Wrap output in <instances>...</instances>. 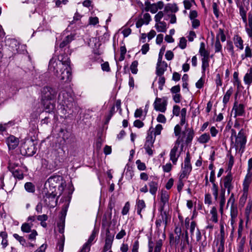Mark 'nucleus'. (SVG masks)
<instances>
[{
    "label": "nucleus",
    "mask_w": 252,
    "mask_h": 252,
    "mask_svg": "<svg viewBox=\"0 0 252 252\" xmlns=\"http://www.w3.org/2000/svg\"><path fill=\"white\" fill-rule=\"evenodd\" d=\"M215 52H219L221 50V45L218 36H217V39L215 44Z\"/></svg>",
    "instance_id": "obj_53"
},
{
    "label": "nucleus",
    "mask_w": 252,
    "mask_h": 252,
    "mask_svg": "<svg viewBox=\"0 0 252 252\" xmlns=\"http://www.w3.org/2000/svg\"><path fill=\"white\" fill-rule=\"evenodd\" d=\"M187 41L184 37L180 38L179 43V47L182 49H184L187 46Z\"/></svg>",
    "instance_id": "obj_50"
},
{
    "label": "nucleus",
    "mask_w": 252,
    "mask_h": 252,
    "mask_svg": "<svg viewBox=\"0 0 252 252\" xmlns=\"http://www.w3.org/2000/svg\"><path fill=\"white\" fill-rule=\"evenodd\" d=\"M144 5V8L142 9V11H150L151 13L155 14L156 13L158 10L162 9L164 6V4L162 1H158L156 3H151L147 0L145 1Z\"/></svg>",
    "instance_id": "obj_7"
},
{
    "label": "nucleus",
    "mask_w": 252,
    "mask_h": 252,
    "mask_svg": "<svg viewBox=\"0 0 252 252\" xmlns=\"http://www.w3.org/2000/svg\"><path fill=\"white\" fill-rule=\"evenodd\" d=\"M209 58H207V59L202 58L201 59V62H202L201 68H202V72L203 74H205L206 69H207L209 67Z\"/></svg>",
    "instance_id": "obj_38"
},
{
    "label": "nucleus",
    "mask_w": 252,
    "mask_h": 252,
    "mask_svg": "<svg viewBox=\"0 0 252 252\" xmlns=\"http://www.w3.org/2000/svg\"><path fill=\"white\" fill-rule=\"evenodd\" d=\"M230 217H237L238 215V209L237 206H230Z\"/></svg>",
    "instance_id": "obj_44"
},
{
    "label": "nucleus",
    "mask_w": 252,
    "mask_h": 252,
    "mask_svg": "<svg viewBox=\"0 0 252 252\" xmlns=\"http://www.w3.org/2000/svg\"><path fill=\"white\" fill-rule=\"evenodd\" d=\"M179 10V8L176 3H167L164 8V12L168 13L171 12L172 13H176Z\"/></svg>",
    "instance_id": "obj_24"
},
{
    "label": "nucleus",
    "mask_w": 252,
    "mask_h": 252,
    "mask_svg": "<svg viewBox=\"0 0 252 252\" xmlns=\"http://www.w3.org/2000/svg\"><path fill=\"white\" fill-rule=\"evenodd\" d=\"M6 142L9 149H14L19 144V139L13 135H10L6 139Z\"/></svg>",
    "instance_id": "obj_20"
},
{
    "label": "nucleus",
    "mask_w": 252,
    "mask_h": 252,
    "mask_svg": "<svg viewBox=\"0 0 252 252\" xmlns=\"http://www.w3.org/2000/svg\"><path fill=\"white\" fill-rule=\"evenodd\" d=\"M212 7L214 15L217 18H218L219 17V9L218 4L216 2H214L212 4Z\"/></svg>",
    "instance_id": "obj_48"
},
{
    "label": "nucleus",
    "mask_w": 252,
    "mask_h": 252,
    "mask_svg": "<svg viewBox=\"0 0 252 252\" xmlns=\"http://www.w3.org/2000/svg\"><path fill=\"white\" fill-rule=\"evenodd\" d=\"M212 194L215 200H219L220 196L219 197V186L217 184L212 185L211 188Z\"/></svg>",
    "instance_id": "obj_35"
},
{
    "label": "nucleus",
    "mask_w": 252,
    "mask_h": 252,
    "mask_svg": "<svg viewBox=\"0 0 252 252\" xmlns=\"http://www.w3.org/2000/svg\"><path fill=\"white\" fill-rule=\"evenodd\" d=\"M96 231L94 229L92 233V234L91 235V236H90L88 241L86 242V243L88 244L89 245H92V242L94 240L95 237H96Z\"/></svg>",
    "instance_id": "obj_56"
},
{
    "label": "nucleus",
    "mask_w": 252,
    "mask_h": 252,
    "mask_svg": "<svg viewBox=\"0 0 252 252\" xmlns=\"http://www.w3.org/2000/svg\"><path fill=\"white\" fill-rule=\"evenodd\" d=\"M169 194L168 192L164 190L161 191L160 201L162 203L161 210H163L165 205L168 203Z\"/></svg>",
    "instance_id": "obj_23"
},
{
    "label": "nucleus",
    "mask_w": 252,
    "mask_h": 252,
    "mask_svg": "<svg viewBox=\"0 0 252 252\" xmlns=\"http://www.w3.org/2000/svg\"><path fill=\"white\" fill-rule=\"evenodd\" d=\"M245 56L242 55V59L245 58L251 57H252V51L251 48L248 46H246L245 50Z\"/></svg>",
    "instance_id": "obj_58"
},
{
    "label": "nucleus",
    "mask_w": 252,
    "mask_h": 252,
    "mask_svg": "<svg viewBox=\"0 0 252 252\" xmlns=\"http://www.w3.org/2000/svg\"><path fill=\"white\" fill-rule=\"evenodd\" d=\"M9 170L12 172L13 175L15 178H18L19 180H21L23 178V171L21 168L18 167L16 169H14L11 167V165L9 166Z\"/></svg>",
    "instance_id": "obj_22"
},
{
    "label": "nucleus",
    "mask_w": 252,
    "mask_h": 252,
    "mask_svg": "<svg viewBox=\"0 0 252 252\" xmlns=\"http://www.w3.org/2000/svg\"><path fill=\"white\" fill-rule=\"evenodd\" d=\"M209 181L212 185L217 184L216 183L215 172L214 170H212L210 172Z\"/></svg>",
    "instance_id": "obj_61"
},
{
    "label": "nucleus",
    "mask_w": 252,
    "mask_h": 252,
    "mask_svg": "<svg viewBox=\"0 0 252 252\" xmlns=\"http://www.w3.org/2000/svg\"><path fill=\"white\" fill-rule=\"evenodd\" d=\"M252 208V203H249L245 209V215L246 217L248 220L249 219V216L251 212V210Z\"/></svg>",
    "instance_id": "obj_52"
},
{
    "label": "nucleus",
    "mask_w": 252,
    "mask_h": 252,
    "mask_svg": "<svg viewBox=\"0 0 252 252\" xmlns=\"http://www.w3.org/2000/svg\"><path fill=\"white\" fill-rule=\"evenodd\" d=\"M251 182H250V179L244 180L243 183V194L239 199V205L243 207L247 199L248 194L250 185Z\"/></svg>",
    "instance_id": "obj_12"
},
{
    "label": "nucleus",
    "mask_w": 252,
    "mask_h": 252,
    "mask_svg": "<svg viewBox=\"0 0 252 252\" xmlns=\"http://www.w3.org/2000/svg\"><path fill=\"white\" fill-rule=\"evenodd\" d=\"M243 230V220L240 219L239 222V226L238 229V238H241L242 235V231Z\"/></svg>",
    "instance_id": "obj_54"
},
{
    "label": "nucleus",
    "mask_w": 252,
    "mask_h": 252,
    "mask_svg": "<svg viewBox=\"0 0 252 252\" xmlns=\"http://www.w3.org/2000/svg\"><path fill=\"white\" fill-rule=\"evenodd\" d=\"M164 16L163 11H158L155 16L154 19L156 22H160L161 19Z\"/></svg>",
    "instance_id": "obj_49"
},
{
    "label": "nucleus",
    "mask_w": 252,
    "mask_h": 252,
    "mask_svg": "<svg viewBox=\"0 0 252 252\" xmlns=\"http://www.w3.org/2000/svg\"><path fill=\"white\" fill-rule=\"evenodd\" d=\"M181 130L182 128L179 125H177L174 127V133L177 137L175 143L179 145L181 144L188 145L191 143L194 135L193 130L189 128H186L182 131Z\"/></svg>",
    "instance_id": "obj_3"
},
{
    "label": "nucleus",
    "mask_w": 252,
    "mask_h": 252,
    "mask_svg": "<svg viewBox=\"0 0 252 252\" xmlns=\"http://www.w3.org/2000/svg\"><path fill=\"white\" fill-rule=\"evenodd\" d=\"M125 175L127 180H131L134 176V173L132 168L127 166L125 169Z\"/></svg>",
    "instance_id": "obj_37"
},
{
    "label": "nucleus",
    "mask_w": 252,
    "mask_h": 252,
    "mask_svg": "<svg viewBox=\"0 0 252 252\" xmlns=\"http://www.w3.org/2000/svg\"><path fill=\"white\" fill-rule=\"evenodd\" d=\"M153 105L155 110L164 113L166 110L167 101L165 97L162 98L157 97Z\"/></svg>",
    "instance_id": "obj_11"
},
{
    "label": "nucleus",
    "mask_w": 252,
    "mask_h": 252,
    "mask_svg": "<svg viewBox=\"0 0 252 252\" xmlns=\"http://www.w3.org/2000/svg\"><path fill=\"white\" fill-rule=\"evenodd\" d=\"M233 110L235 111V117L242 116L245 112L244 105L238 104L237 102L234 103Z\"/></svg>",
    "instance_id": "obj_21"
},
{
    "label": "nucleus",
    "mask_w": 252,
    "mask_h": 252,
    "mask_svg": "<svg viewBox=\"0 0 252 252\" xmlns=\"http://www.w3.org/2000/svg\"><path fill=\"white\" fill-rule=\"evenodd\" d=\"M207 245V241L206 240V238H205L203 241L200 242L199 243V252H201L202 251H204L205 248L206 247Z\"/></svg>",
    "instance_id": "obj_60"
},
{
    "label": "nucleus",
    "mask_w": 252,
    "mask_h": 252,
    "mask_svg": "<svg viewBox=\"0 0 252 252\" xmlns=\"http://www.w3.org/2000/svg\"><path fill=\"white\" fill-rule=\"evenodd\" d=\"M155 28L158 32H165L167 30L166 23L164 21L156 22Z\"/></svg>",
    "instance_id": "obj_28"
},
{
    "label": "nucleus",
    "mask_w": 252,
    "mask_h": 252,
    "mask_svg": "<svg viewBox=\"0 0 252 252\" xmlns=\"http://www.w3.org/2000/svg\"><path fill=\"white\" fill-rule=\"evenodd\" d=\"M41 101L43 105L46 104V102L55 99L57 92L56 89L48 86L42 88L41 90Z\"/></svg>",
    "instance_id": "obj_6"
},
{
    "label": "nucleus",
    "mask_w": 252,
    "mask_h": 252,
    "mask_svg": "<svg viewBox=\"0 0 252 252\" xmlns=\"http://www.w3.org/2000/svg\"><path fill=\"white\" fill-rule=\"evenodd\" d=\"M62 94H60L59 95V98L60 100H62L63 105H65L67 107H69L70 105V103L72 102L73 98L70 96L68 97V94L65 92H62Z\"/></svg>",
    "instance_id": "obj_19"
},
{
    "label": "nucleus",
    "mask_w": 252,
    "mask_h": 252,
    "mask_svg": "<svg viewBox=\"0 0 252 252\" xmlns=\"http://www.w3.org/2000/svg\"><path fill=\"white\" fill-rule=\"evenodd\" d=\"M20 151L23 155L31 157L36 152L33 141L29 140L24 142L21 146Z\"/></svg>",
    "instance_id": "obj_8"
},
{
    "label": "nucleus",
    "mask_w": 252,
    "mask_h": 252,
    "mask_svg": "<svg viewBox=\"0 0 252 252\" xmlns=\"http://www.w3.org/2000/svg\"><path fill=\"white\" fill-rule=\"evenodd\" d=\"M204 203L206 204L210 205L212 203V197L209 193H206L204 196Z\"/></svg>",
    "instance_id": "obj_47"
},
{
    "label": "nucleus",
    "mask_w": 252,
    "mask_h": 252,
    "mask_svg": "<svg viewBox=\"0 0 252 252\" xmlns=\"http://www.w3.org/2000/svg\"><path fill=\"white\" fill-rule=\"evenodd\" d=\"M142 13L139 15L138 20L136 23V27L137 28L141 27L143 25H148L152 20L150 14L147 12Z\"/></svg>",
    "instance_id": "obj_14"
},
{
    "label": "nucleus",
    "mask_w": 252,
    "mask_h": 252,
    "mask_svg": "<svg viewBox=\"0 0 252 252\" xmlns=\"http://www.w3.org/2000/svg\"><path fill=\"white\" fill-rule=\"evenodd\" d=\"M234 43L235 46L240 50H242L243 49V41L240 36L236 35L234 37Z\"/></svg>",
    "instance_id": "obj_32"
},
{
    "label": "nucleus",
    "mask_w": 252,
    "mask_h": 252,
    "mask_svg": "<svg viewBox=\"0 0 252 252\" xmlns=\"http://www.w3.org/2000/svg\"><path fill=\"white\" fill-rule=\"evenodd\" d=\"M47 186L51 189L55 191V188L58 187L59 189L61 191V194L64 189V187L66 186L65 182L63 179L62 177L56 175L50 177L45 183V186Z\"/></svg>",
    "instance_id": "obj_4"
},
{
    "label": "nucleus",
    "mask_w": 252,
    "mask_h": 252,
    "mask_svg": "<svg viewBox=\"0 0 252 252\" xmlns=\"http://www.w3.org/2000/svg\"><path fill=\"white\" fill-rule=\"evenodd\" d=\"M210 214L212 215L211 220L216 223L218 221V212L216 207H213L210 211Z\"/></svg>",
    "instance_id": "obj_36"
},
{
    "label": "nucleus",
    "mask_w": 252,
    "mask_h": 252,
    "mask_svg": "<svg viewBox=\"0 0 252 252\" xmlns=\"http://www.w3.org/2000/svg\"><path fill=\"white\" fill-rule=\"evenodd\" d=\"M233 184V176L231 172L229 171L227 175L221 178L220 182L221 189L219 198V206L220 211L221 214L223 213L226 202L225 191L226 190L227 194H229L234 188Z\"/></svg>",
    "instance_id": "obj_2"
},
{
    "label": "nucleus",
    "mask_w": 252,
    "mask_h": 252,
    "mask_svg": "<svg viewBox=\"0 0 252 252\" xmlns=\"http://www.w3.org/2000/svg\"><path fill=\"white\" fill-rule=\"evenodd\" d=\"M163 129V127L160 124H158L155 128L154 131V135L155 136L154 137H156V136L160 134L161 131Z\"/></svg>",
    "instance_id": "obj_51"
},
{
    "label": "nucleus",
    "mask_w": 252,
    "mask_h": 252,
    "mask_svg": "<svg viewBox=\"0 0 252 252\" xmlns=\"http://www.w3.org/2000/svg\"><path fill=\"white\" fill-rule=\"evenodd\" d=\"M137 212L139 215H141V211L146 207L145 202L143 200L138 199L136 201Z\"/></svg>",
    "instance_id": "obj_33"
},
{
    "label": "nucleus",
    "mask_w": 252,
    "mask_h": 252,
    "mask_svg": "<svg viewBox=\"0 0 252 252\" xmlns=\"http://www.w3.org/2000/svg\"><path fill=\"white\" fill-rule=\"evenodd\" d=\"M210 139V134L208 133H205L198 138L197 141L200 144H206L209 141Z\"/></svg>",
    "instance_id": "obj_30"
},
{
    "label": "nucleus",
    "mask_w": 252,
    "mask_h": 252,
    "mask_svg": "<svg viewBox=\"0 0 252 252\" xmlns=\"http://www.w3.org/2000/svg\"><path fill=\"white\" fill-rule=\"evenodd\" d=\"M155 141V137H154L152 132L150 133L148 132V135L146 139L144 148L146 152L149 156H152L153 155L154 143Z\"/></svg>",
    "instance_id": "obj_9"
},
{
    "label": "nucleus",
    "mask_w": 252,
    "mask_h": 252,
    "mask_svg": "<svg viewBox=\"0 0 252 252\" xmlns=\"http://www.w3.org/2000/svg\"><path fill=\"white\" fill-rule=\"evenodd\" d=\"M179 146L180 145L178 144L177 145V144L175 143L174 147L171 149L170 152V159L174 164H176L178 158L180 157L184 147V145L182 144L181 145L180 150H179Z\"/></svg>",
    "instance_id": "obj_10"
},
{
    "label": "nucleus",
    "mask_w": 252,
    "mask_h": 252,
    "mask_svg": "<svg viewBox=\"0 0 252 252\" xmlns=\"http://www.w3.org/2000/svg\"><path fill=\"white\" fill-rule=\"evenodd\" d=\"M136 164H137V168L139 170H144L146 168L145 164L144 162H142L139 159L136 161Z\"/></svg>",
    "instance_id": "obj_55"
},
{
    "label": "nucleus",
    "mask_w": 252,
    "mask_h": 252,
    "mask_svg": "<svg viewBox=\"0 0 252 252\" xmlns=\"http://www.w3.org/2000/svg\"><path fill=\"white\" fill-rule=\"evenodd\" d=\"M82 18V16L77 12H76L73 17V19L70 22V25H72L76 21H79Z\"/></svg>",
    "instance_id": "obj_62"
},
{
    "label": "nucleus",
    "mask_w": 252,
    "mask_h": 252,
    "mask_svg": "<svg viewBox=\"0 0 252 252\" xmlns=\"http://www.w3.org/2000/svg\"><path fill=\"white\" fill-rule=\"evenodd\" d=\"M138 64V63L137 61H134L132 63L130 66V69L131 72L133 74L137 73V71H138V69H137Z\"/></svg>",
    "instance_id": "obj_46"
},
{
    "label": "nucleus",
    "mask_w": 252,
    "mask_h": 252,
    "mask_svg": "<svg viewBox=\"0 0 252 252\" xmlns=\"http://www.w3.org/2000/svg\"><path fill=\"white\" fill-rule=\"evenodd\" d=\"M162 211L161 210L160 215L156 221V224L157 227L160 226L162 223L164 224L165 227L167 225L168 220L167 214L165 211Z\"/></svg>",
    "instance_id": "obj_17"
},
{
    "label": "nucleus",
    "mask_w": 252,
    "mask_h": 252,
    "mask_svg": "<svg viewBox=\"0 0 252 252\" xmlns=\"http://www.w3.org/2000/svg\"><path fill=\"white\" fill-rule=\"evenodd\" d=\"M252 169V158H250L248 160V170L247 174H246L244 180H247L249 179L250 182H252V173L251 172V170Z\"/></svg>",
    "instance_id": "obj_29"
},
{
    "label": "nucleus",
    "mask_w": 252,
    "mask_h": 252,
    "mask_svg": "<svg viewBox=\"0 0 252 252\" xmlns=\"http://www.w3.org/2000/svg\"><path fill=\"white\" fill-rule=\"evenodd\" d=\"M99 22L98 18L97 17H91L89 18V25L95 26Z\"/></svg>",
    "instance_id": "obj_59"
},
{
    "label": "nucleus",
    "mask_w": 252,
    "mask_h": 252,
    "mask_svg": "<svg viewBox=\"0 0 252 252\" xmlns=\"http://www.w3.org/2000/svg\"><path fill=\"white\" fill-rule=\"evenodd\" d=\"M74 34H71L66 36L60 44V47L63 48L67 46L72 40L74 39Z\"/></svg>",
    "instance_id": "obj_26"
},
{
    "label": "nucleus",
    "mask_w": 252,
    "mask_h": 252,
    "mask_svg": "<svg viewBox=\"0 0 252 252\" xmlns=\"http://www.w3.org/2000/svg\"><path fill=\"white\" fill-rule=\"evenodd\" d=\"M150 189L149 192L153 195H155L158 189V184L154 181H151L148 184Z\"/></svg>",
    "instance_id": "obj_31"
},
{
    "label": "nucleus",
    "mask_w": 252,
    "mask_h": 252,
    "mask_svg": "<svg viewBox=\"0 0 252 252\" xmlns=\"http://www.w3.org/2000/svg\"><path fill=\"white\" fill-rule=\"evenodd\" d=\"M114 239V235L111 234L109 230L107 229L106 232L105 245L103 249V252H106L111 249Z\"/></svg>",
    "instance_id": "obj_15"
},
{
    "label": "nucleus",
    "mask_w": 252,
    "mask_h": 252,
    "mask_svg": "<svg viewBox=\"0 0 252 252\" xmlns=\"http://www.w3.org/2000/svg\"><path fill=\"white\" fill-rule=\"evenodd\" d=\"M51 192L46 193L45 198V201L46 204L50 207H54L57 204L58 199L57 198V193L55 190L51 189Z\"/></svg>",
    "instance_id": "obj_13"
},
{
    "label": "nucleus",
    "mask_w": 252,
    "mask_h": 252,
    "mask_svg": "<svg viewBox=\"0 0 252 252\" xmlns=\"http://www.w3.org/2000/svg\"><path fill=\"white\" fill-rule=\"evenodd\" d=\"M162 244V240L159 239L156 242V245L154 249V243L151 239H149L148 242V252H160Z\"/></svg>",
    "instance_id": "obj_16"
},
{
    "label": "nucleus",
    "mask_w": 252,
    "mask_h": 252,
    "mask_svg": "<svg viewBox=\"0 0 252 252\" xmlns=\"http://www.w3.org/2000/svg\"><path fill=\"white\" fill-rule=\"evenodd\" d=\"M229 205L230 206H237V205L235 203V199L234 194L233 193H231L229 199L227 200V207H228Z\"/></svg>",
    "instance_id": "obj_42"
},
{
    "label": "nucleus",
    "mask_w": 252,
    "mask_h": 252,
    "mask_svg": "<svg viewBox=\"0 0 252 252\" xmlns=\"http://www.w3.org/2000/svg\"><path fill=\"white\" fill-rule=\"evenodd\" d=\"M244 82L248 88L252 84V68H249L244 77Z\"/></svg>",
    "instance_id": "obj_25"
},
{
    "label": "nucleus",
    "mask_w": 252,
    "mask_h": 252,
    "mask_svg": "<svg viewBox=\"0 0 252 252\" xmlns=\"http://www.w3.org/2000/svg\"><path fill=\"white\" fill-rule=\"evenodd\" d=\"M130 208V204L128 202L125 203L124 207L123 208L122 214L123 215H126L129 212Z\"/></svg>",
    "instance_id": "obj_57"
},
{
    "label": "nucleus",
    "mask_w": 252,
    "mask_h": 252,
    "mask_svg": "<svg viewBox=\"0 0 252 252\" xmlns=\"http://www.w3.org/2000/svg\"><path fill=\"white\" fill-rule=\"evenodd\" d=\"M157 121L158 123L165 124L166 122V119L164 115L162 114H159L157 118Z\"/></svg>",
    "instance_id": "obj_63"
},
{
    "label": "nucleus",
    "mask_w": 252,
    "mask_h": 252,
    "mask_svg": "<svg viewBox=\"0 0 252 252\" xmlns=\"http://www.w3.org/2000/svg\"><path fill=\"white\" fill-rule=\"evenodd\" d=\"M239 11H240V12H239L240 15L242 18L243 22L245 24H247V16H246L247 11L245 10L243 6H240L239 7Z\"/></svg>",
    "instance_id": "obj_41"
},
{
    "label": "nucleus",
    "mask_w": 252,
    "mask_h": 252,
    "mask_svg": "<svg viewBox=\"0 0 252 252\" xmlns=\"http://www.w3.org/2000/svg\"><path fill=\"white\" fill-rule=\"evenodd\" d=\"M233 137L235 138V146L237 148H240V150L242 149L243 151L247 142V136L245 130L243 129H241L237 134L235 130L231 129L230 138L232 140Z\"/></svg>",
    "instance_id": "obj_5"
},
{
    "label": "nucleus",
    "mask_w": 252,
    "mask_h": 252,
    "mask_svg": "<svg viewBox=\"0 0 252 252\" xmlns=\"http://www.w3.org/2000/svg\"><path fill=\"white\" fill-rule=\"evenodd\" d=\"M13 236L15 239L18 241L20 244L22 245L23 246H28L27 243L26 242V240L23 236H20L16 233H14L13 235Z\"/></svg>",
    "instance_id": "obj_39"
},
{
    "label": "nucleus",
    "mask_w": 252,
    "mask_h": 252,
    "mask_svg": "<svg viewBox=\"0 0 252 252\" xmlns=\"http://www.w3.org/2000/svg\"><path fill=\"white\" fill-rule=\"evenodd\" d=\"M70 63L67 55H60L58 58L53 57L50 60L48 68L63 82H67L70 81L71 76Z\"/></svg>",
    "instance_id": "obj_1"
},
{
    "label": "nucleus",
    "mask_w": 252,
    "mask_h": 252,
    "mask_svg": "<svg viewBox=\"0 0 252 252\" xmlns=\"http://www.w3.org/2000/svg\"><path fill=\"white\" fill-rule=\"evenodd\" d=\"M25 189L29 192H33L35 191L34 185L31 182H27L25 184Z\"/></svg>",
    "instance_id": "obj_43"
},
{
    "label": "nucleus",
    "mask_w": 252,
    "mask_h": 252,
    "mask_svg": "<svg viewBox=\"0 0 252 252\" xmlns=\"http://www.w3.org/2000/svg\"><path fill=\"white\" fill-rule=\"evenodd\" d=\"M199 53L202 58H209V52L205 49V45L203 42L200 43Z\"/></svg>",
    "instance_id": "obj_27"
},
{
    "label": "nucleus",
    "mask_w": 252,
    "mask_h": 252,
    "mask_svg": "<svg viewBox=\"0 0 252 252\" xmlns=\"http://www.w3.org/2000/svg\"><path fill=\"white\" fill-rule=\"evenodd\" d=\"M32 223H29L27 222H25L23 223L21 225V231L24 233H29L32 230Z\"/></svg>",
    "instance_id": "obj_34"
},
{
    "label": "nucleus",
    "mask_w": 252,
    "mask_h": 252,
    "mask_svg": "<svg viewBox=\"0 0 252 252\" xmlns=\"http://www.w3.org/2000/svg\"><path fill=\"white\" fill-rule=\"evenodd\" d=\"M167 63L164 61H158L156 67V74L158 76H162L166 70Z\"/></svg>",
    "instance_id": "obj_18"
},
{
    "label": "nucleus",
    "mask_w": 252,
    "mask_h": 252,
    "mask_svg": "<svg viewBox=\"0 0 252 252\" xmlns=\"http://www.w3.org/2000/svg\"><path fill=\"white\" fill-rule=\"evenodd\" d=\"M233 93V89L232 88H230L227 91L223 98V103L226 104L230 99V97Z\"/></svg>",
    "instance_id": "obj_40"
},
{
    "label": "nucleus",
    "mask_w": 252,
    "mask_h": 252,
    "mask_svg": "<svg viewBox=\"0 0 252 252\" xmlns=\"http://www.w3.org/2000/svg\"><path fill=\"white\" fill-rule=\"evenodd\" d=\"M91 245L87 243H85L81 249L80 252H89L90 251Z\"/></svg>",
    "instance_id": "obj_64"
},
{
    "label": "nucleus",
    "mask_w": 252,
    "mask_h": 252,
    "mask_svg": "<svg viewBox=\"0 0 252 252\" xmlns=\"http://www.w3.org/2000/svg\"><path fill=\"white\" fill-rule=\"evenodd\" d=\"M45 110L47 112H50L53 111L54 106L50 101L46 102V104L43 105Z\"/></svg>",
    "instance_id": "obj_45"
}]
</instances>
